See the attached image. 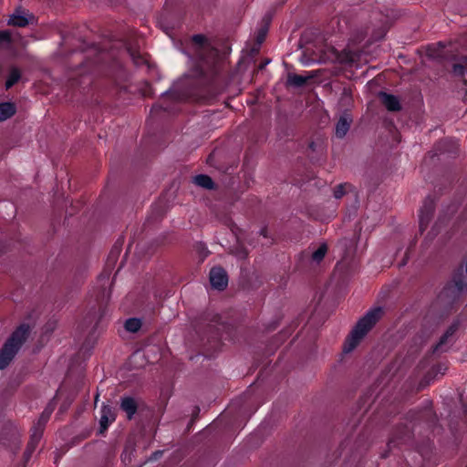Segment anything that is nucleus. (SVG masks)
Wrapping results in <instances>:
<instances>
[{
    "instance_id": "1",
    "label": "nucleus",
    "mask_w": 467,
    "mask_h": 467,
    "mask_svg": "<svg viewBox=\"0 0 467 467\" xmlns=\"http://www.w3.org/2000/svg\"><path fill=\"white\" fill-rule=\"evenodd\" d=\"M196 334V348L206 358H213L223 347V340H234L235 337L234 327L223 321L220 317L212 320L198 321L194 325Z\"/></svg>"
},
{
    "instance_id": "2",
    "label": "nucleus",
    "mask_w": 467,
    "mask_h": 467,
    "mask_svg": "<svg viewBox=\"0 0 467 467\" xmlns=\"http://www.w3.org/2000/svg\"><path fill=\"white\" fill-rule=\"evenodd\" d=\"M436 423L437 416L431 404H427L420 410H410L407 413L404 422L398 424L391 431L387 444L388 451L381 454V458H387L394 448L408 445L411 441L413 431L418 425L431 430Z\"/></svg>"
},
{
    "instance_id": "3",
    "label": "nucleus",
    "mask_w": 467,
    "mask_h": 467,
    "mask_svg": "<svg viewBox=\"0 0 467 467\" xmlns=\"http://www.w3.org/2000/svg\"><path fill=\"white\" fill-rule=\"evenodd\" d=\"M383 313V308L380 306L372 308L368 311V313L358 321L349 336L347 337L343 348L344 352L349 353L353 351L359 344L361 339L381 318Z\"/></svg>"
},
{
    "instance_id": "4",
    "label": "nucleus",
    "mask_w": 467,
    "mask_h": 467,
    "mask_svg": "<svg viewBox=\"0 0 467 467\" xmlns=\"http://www.w3.org/2000/svg\"><path fill=\"white\" fill-rule=\"evenodd\" d=\"M30 327L23 324L10 336L0 350V369L5 368L13 360L21 346L26 340Z\"/></svg>"
},
{
    "instance_id": "5",
    "label": "nucleus",
    "mask_w": 467,
    "mask_h": 467,
    "mask_svg": "<svg viewBox=\"0 0 467 467\" xmlns=\"http://www.w3.org/2000/svg\"><path fill=\"white\" fill-rule=\"evenodd\" d=\"M195 75L201 78H207L217 74L216 51L210 49L207 55H200L194 66Z\"/></svg>"
},
{
    "instance_id": "6",
    "label": "nucleus",
    "mask_w": 467,
    "mask_h": 467,
    "mask_svg": "<svg viewBox=\"0 0 467 467\" xmlns=\"http://www.w3.org/2000/svg\"><path fill=\"white\" fill-rule=\"evenodd\" d=\"M52 410H46L40 416L39 420L36 423L34 424L32 430H31V440L27 446V451L31 453L36 447L38 441H40L44 428L46 423L47 422L50 415H51Z\"/></svg>"
},
{
    "instance_id": "7",
    "label": "nucleus",
    "mask_w": 467,
    "mask_h": 467,
    "mask_svg": "<svg viewBox=\"0 0 467 467\" xmlns=\"http://www.w3.org/2000/svg\"><path fill=\"white\" fill-rule=\"evenodd\" d=\"M435 211V201L431 196L425 198L419 213V227L422 234L429 226Z\"/></svg>"
},
{
    "instance_id": "8",
    "label": "nucleus",
    "mask_w": 467,
    "mask_h": 467,
    "mask_svg": "<svg viewBox=\"0 0 467 467\" xmlns=\"http://www.w3.org/2000/svg\"><path fill=\"white\" fill-rule=\"evenodd\" d=\"M209 281L212 288L223 291L228 285L227 272L222 266H213L209 273Z\"/></svg>"
},
{
    "instance_id": "9",
    "label": "nucleus",
    "mask_w": 467,
    "mask_h": 467,
    "mask_svg": "<svg viewBox=\"0 0 467 467\" xmlns=\"http://www.w3.org/2000/svg\"><path fill=\"white\" fill-rule=\"evenodd\" d=\"M34 20L35 16L31 13L19 7L10 16L8 25L24 27Z\"/></svg>"
},
{
    "instance_id": "10",
    "label": "nucleus",
    "mask_w": 467,
    "mask_h": 467,
    "mask_svg": "<svg viewBox=\"0 0 467 467\" xmlns=\"http://www.w3.org/2000/svg\"><path fill=\"white\" fill-rule=\"evenodd\" d=\"M351 123L352 116L348 109H345L336 124V136L338 139H343L349 130Z\"/></svg>"
},
{
    "instance_id": "11",
    "label": "nucleus",
    "mask_w": 467,
    "mask_h": 467,
    "mask_svg": "<svg viewBox=\"0 0 467 467\" xmlns=\"http://www.w3.org/2000/svg\"><path fill=\"white\" fill-rule=\"evenodd\" d=\"M454 276H459L453 278L451 283H449L444 289L441 292V296H447L450 293L453 294V299L459 297V296L462 294L463 289L466 287V283L464 280L461 277L462 276V274L455 275Z\"/></svg>"
},
{
    "instance_id": "12",
    "label": "nucleus",
    "mask_w": 467,
    "mask_h": 467,
    "mask_svg": "<svg viewBox=\"0 0 467 467\" xmlns=\"http://www.w3.org/2000/svg\"><path fill=\"white\" fill-rule=\"evenodd\" d=\"M379 98L389 111L397 112L401 109L400 101L395 95L381 91L379 94Z\"/></svg>"
},
{
    "instance_id": "13",
    "label": "nucleus",
    "mask_w": 467,
    "mask_h": 467,
    "mask_svg": "<svg viewBox=\"0 0 467 467\" xmlns=\"http://www.w3.org/2000/svg\"><path fill=\"white\" fill-rule=\"evenodd\" d=\"M116 419V415L109 406L104 405L101 409V414L99 419V432L103 433Z\"/></svg>"
},
{
    "instance_id": "14",
    "label": "nucleus",
    "mask_w": 467,
    "mask_h": 467,
    "mask_svg": "<svg viewBox=\"0 0 467 467\" xmlns=\"http://www.w3.org/2000/svg\"><path fill=\"white\" fill-rule=\"evenodd\" d=\"M308 73H309L308 76H302V75H298L296 73H289L287 75L286 85L289 87H295V88L304 87L307 83V80L314 77L312 72H308Z\"/></svg>"
},
{
    "instance_id": "15",
    "label": "nucleus",
    "mask_w": 467,
    "mask_h": 467,
    "mask_svg": "<svg viewBox=\"0 0 467 467\" xmlns=\"http://www.w3.org/2000/svg\"><path fill=\"white\" fill-rule=\"evenodd\" d=\"M175 104V97L174 95L168 91L166 94H164L161 99V101L152 108V111H158L159 109H162L163 110H170L173 108Z\"/></svg>"
},
{
    "instance_id": "16",
    "label": "nucleus",
    "mask_w": 467,
    "mask_h": 467,
    "mask_svg": "<svg viewBox=\"0 0 467 467\" xmlns=\"http://www.w3.org/2000/svg\"><path fill=\"white\" fill-rule=\"evenodd\" d=\"M456 331L455 326H451L447 328L444 334L440 337V340L432 348L433 353H439L444 351L443 347L447 344L448 339L453 336Z\"/></svg>"
},
{
    "instance_id": "17",
    "label": "nucleus",
    "mask_w": 467,
    "mask_h": 467,
    "mask_svg": "<svg viewBox=\"0 0 467 467\" xmlns=\"http://www.w3.org/2000/svg\"><path fill=\"white\" fill-rule=\"evenodd\" d=\"M193 182L194 184L207 189V190H213L215 189V183L213 181L212 177L206 174H199L193 177Z\"/></svg>"
},
{
    "instance_id": "18",
    "label": "nucleus",
    "mask_w": 467,
    "mask_h": 467,
    "mask_svg": "<svg viewBox=\"0 0 467 467\" xmlns=\"http://www.w3.org/2000/svg\"><path fill=\"white\" fill-rule=\"evenodd\" d=\"M16 113V107L13 103L5 102L0 104V122L6 120Z\"/></svg>"
},
{
    "instance_id": "19",
    "label": "nucleus",
    "mask_w": 467,
    "mask_h": 467,
    "mask_svg": "<svg viewBox=\"0 0 467 467\" xmlns=\"http://www.w3.org/2000/svg\"><path fill=\"white\" fill-rule=\"evenodd\" d=\"M120 407L127 413L129 419H131L137 410L135 400L130 397L122 399Z\"/></svg>"
},
{
    "instance_id": "20",
    "label": "nucleus",
    "mask_w": 467,
    "mask_h": 467,
    "mask_svg": "<svg viewBox=\"0 0 467 467\" xmlns=\"http://www.w3.org/2000/svg\"><path fill=\"white\" fill-rule=\"evenodd\" d=\"M443 48L444 45L441 42L430 45L427 48L428 56L434 58L441 57L443 56Z\"/></svg>"
},
{
    "instance_id": "21",
    "label": "nucleus",
    "mask_w": 467,
    "mask_h": 467,
    "mask_svg": "<svg viewBox=\"0 0 467 467\" xmlns=\"http://www.w3.org/2000/svg\"><path fill=\"white\" fill-rule=\"evenodd\" d=\"M328 247L327 244H321L319 247L311 254V260L317 264H319L327 253Z\"/></svg>"
},
{
    "instance_id": "22",
    "label": "nucleus",
    "mask_w": 467,
    "mask_h": 467,
    "mask_svg": "<svg viewBox=\"0 0 467 467\" xmlns=\"http://www.w3.org/2000/svg\"><path fill=\"white\" fill-rule=\"evenodd\" d=\"M125 329L131 333L138 332L141 327V321L139 318L131 317L125 322Z\"/></svg>"
},
{
    "instance_id": "23",
    "label": "nucleus",
    "mask_w": 467,
    "mask_h": 467,
    "mask_svg": "<svg viewBox=\"0 0 467 467\" xmlns=\"http://www.w3.org/2000/svg\"><path fill=\"white\" fill-rule=\"evenodd\" d=\"M20 78H21L20 71L17 68L13 67L10 70V73H9L8 78L6 79L5 88L7 89L10 88L12 86H14L20 79Z\"/></svg>"
},
{
    "instance_id": "24",
    "label": "nucleus",
    "mask_w": 467,
    "mask_h": 467,
    "mask_svg": "<svg viewBox=\"0 0 467 467\" xmlns=\"http://www.w3.org/2000/svg\"><path fill=\"white\" fill-rule=\"evenodd\" d=\"M194 250L196 251V253L199 254V257H200V260L201 262H203L204 259L209 255L210 252L209 250L207 249V246L202 243V242H197L195 244H194Z\"/></svg>"
},
{
    "instance_id": "25",
    "label": "nucleus",
    "mask_w": 467,
    "mask_h": 467,
    "mask_svg": "<svg viewBox=\"0 0 467 467\" xmlns=\"http://www.w3.org/2000/svg\"><path fill=\"white\" fill-rule=\"evenodd\" d=\"M350 187H351V185L349 183H342V184L337 185L334 190V197L336 199L342 198L346 194L347 189H348Z\"/></svg>"
},
{
    "instance_id": "26",
    "label": "nucleus",
    "mask_w": 467,
    "mask_h": 467,
    "mask_svg": "<svg viewBox=\"0 0 467 467\" xmlns=\"http://www.w3.org/2000/svg\"><path fill=\"white\" fill-rule=\"evenodd\" d=\"M199 414L200 408L198 406H194L192 410V418L186 427V432H190L192 431L194 421L197 420L199 418Z\"/></svg>"
},
{
    "instance_id": "27",
    "label": "nucleus",
    "mask_w": 467,
    "mask_h": 467,
    "mask_svg": "<svg viewBox=\"0 0 467 467\" xmlns=\"http://www.w3.org/2000/svg\"><path fill=\"white\" fill-rule=\"evenodd\" d=\"M192 43L202 49H205L207 44V38L203 35H194L192 38Z\"/></svg>"
},
{
    "instance_id": "28",
    "label": "nucleus",
    "mask_w": 467,
    "mask_h": 467,
    "mask_svg": "<svg viewBox=\"0 0 467 467\" xmlns=\"http://www.w3.org/2000/svg\"><path fill=\"white\" fill-rule=\"evenodd\" d=\"M466 70L467 67L461 63H455L452 66V73L455 77H464Z\"/></svg>"
},
{
    "instance_id": "29",
    "label": "nucleus",
    "mask_w": 467,
    "mask_h": 467,
    "mask_svg": "<svg viewBox=\"0 0 467 467\" xmlns=\"http://www.w3.org/2000/svg\"><path fill=\"white\" fill-rule=\"evenodd\" d=\"M352 102H353V99H352L350 92L347 88H344L342 95H341L340 103L342 105L348 106Z\"/></svg>"
},
{
    "instance_id": "30",
    "label": "nucleus",
    "mask_w": 467,
    "mask_h": 467,
    "mask_svg": "<svg viewBox=\"0 0 467 467\" xmlns=\"http://www.w3.org/2000/svg\"><path fill=\"white\" fill-rule=\"evenodd\" d=\"M131 57L136 66H142L148 62L147 58L139 53H132Z\"/></svg>"
},
{
    "instance_id": "31",
    "label": "nucleus",
    "mask_w": 467,
    "mask_h": 467,
    "mask_svg": "<svg viewBox=\"0 0 467 467\" xmlns=\"http://www.w3.org/2000/svg\"><path fill=\"white\" fill-rule=\"evenodd\" d=\"M267 31H268L267 27H262L259 29L257 36H256V42L258 45H261L265 41Z\"/></svg>"
},
{
    "instance_id": "32",
    "label": "nucleus",
    "mask_w": 467,
    "mask_h": 467,
    "mask_svg": "<svg viewBox=\"0 0 467 467\" xmlns=\"http://www.w3.org/2000/svg\"><path fill=\"white\" fill-rule=\"evenodd\" d=\"M418 455L420 456V458L422 460L423 463L420 467H431V463H430V457H428L427 459V456L424 455L422 452L419 451L418 452Z\"/></svg>"
},
{
    "instance_id": "33",
    "label": "nucleus",
    "mask_w": 467,
    "mask_h": 467,
    "mask_svg": "<svg viewBox=\"0 0 467 467\" xmlns=\"http://www.w3.org/2000/svg\"><path fill=\"white\" fill-rule=\"evenodd\" d=\"M0 40L9 41L10 40V33L8 31H1L0 32Z\"/></svg>"
},
{
    "instance_id": "34",
    "label": "nucleus",
    "mask_w": 467,
    "mask_h": 467,
    "mask_svg": "<svg viewBox=\"0 0 467 467\" xmlns=\"http://www.w3.org/2000/svg\"><path fill=\"white\" fill-rule=\"evenodd\" d=\"M260 235H262L263 237L265 238H269L270 235L268 234V230H267V227L265 226L263 227L261 230H260Z\"/></svg>"
},
{
    "instance_id": "35",
    "label": "nucleus",
    "mask_w": 467,
    "mask_h": 467,
    "mask_svg": "<svg viewBox=\"0 0 467 467\" xmlns=\"http://www.w3.org/2000/svg\"><path fill=\"white\" fill-rule=\"evenodd\" d=\"M348 441L346 440V441H344L340 444V446H339V450H340L339 454H340V456L345 452V450H346V447H347V444H348Z\"/></svg>"
},
{
    "instance_id": "36",
    "label": "nucleus",
    "mask_w": 467,
    "mask_h": 467,
    "mask_svg": "<svg viewBox=\"0 0 467 467\" xmlns=\"http://www.w3.org/2000/svg\"><path fill=\"white\" fill-rule=\"evenodd\" d=\"M269 62H270L269 59H265L264 61L260 62V64L257 67L258 70H263L265 68V67L269 64Z\"/></svg>"
},
{
    "instance_id": "37",
    "label": "nucleus",
    "mask_w": 467,
    "mask_h": 467,
    "mask_svg": "<svg viewBox=\"0 0 467 467\" xmlns=\"http://www.w3.org/2000/svg\"><path fill=\"white\" fill-rule=\"evenodd\" d=\"M241 254H242V257L245 258L247 256L248 253L245 249H244L243 252H241Z\"/></svg>"
},
{
    "instance_id": "38",
    "label": "nucleus",
    "mask_w": 467,
    "mask_h": 467,
    "mask_svg": "<svg viewBox=\"0 0 467 467\" xmlns=\"http://www.w3.org/2000/svg\"><path fill=\"white\" fill-rule=\"evenodd\" d=\"M99 400V396L97 395L96 398H95V402H97Z\"/></svg>"
},
{
    "instance_id": "39",
    "label": "nucleus",
    "mask_w": 467,
    "mask_h": 467,
    "mask_svg": "<svg viewBox=\"0 0 467 467\" xmlns=\"http://www.w3.org/2000/svg\"><path fill=\"white\" fill-rule=\"evenodd\" d=\"M466 467H467V465H466Z\"/></svg>"
}]
</instances>
